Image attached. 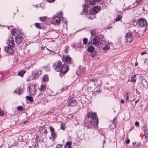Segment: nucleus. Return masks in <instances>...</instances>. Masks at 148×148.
<instances>
[{"label":"nucleus","mask_w":148,"mask_h":148,"mask_svg":"<svg viewBox=\"0 0 148 148\" xmlns=\"http://www.w3.org/2000/svg\"><path fill=\"white\" fill-rule=\"evenodd\" d=\"M34 25L36 27H37L38 28H39V29L40 28V25H39V23H36L34 24Z\"/></svg>","instance_id":"nucleus-37"},{"label":"nucleus","mask_w":148,"mask_h":148,"mask_svg":"<svg viewBox=\"0 0 148 148\" xmlns=\"http://www.w3.org/2000/svg\"><path fill=\"white\" fill-rule=\"evenodd\" d=\"M64 124L62 123L60 124V128H61V129H62V130H64Z\"/></svg>","instance_id":"nucleus-38"},{"label":"nucleus","mask_w":148,"mask_h":148,"mask_svg":"<svg viewBox=\"0 0 148 148\" xmlns=\"http://www.w3.org/2000/svg\"><path fill=\"white\" fill-rule=\"evenodd\" d=\"M88 40L87 38H83V44L84 45H86V44L88 42Z\"/></svg>","instance_id":"nucleus-33"},{"label":"nucleus","mask_w":148,"mask_h":148,"mask_svg":"<svg viewBox=\"0 0 148 148\" xmlns=\"http://www.w3.org/2000/svg\"><path fill=\"white\" fill-rule=\"evenodd\" d=\"M69 51V47L68 46H66L65 47L64 51L65 52L68 53Z\"/></svg>","instance_id":"nucleus-34"},{"label":"nucleus","mask_w":148,"mask_h":148,"mask_svg":"<svg viewBox=\"0 0 148 148\" xmlns=\"http://www.w3.org/2000/svg\"><path fill=\"white\" fill-rule=\"evenodd\" d=\"M100 38L98 36L95 37L93 40V43L94 45H98L100 43Z\"/></svg>","instance_id":"nucleus-13"},{"label":"nucleus","mask_w":148,"mask_h":148,"mask_svg":"<svg viewBox=\"0 0 148 148\" xmlns=\"http://www.w3.org/2000/svg\"><path fill=\"white\" fill-rule=\"evenodd\" d=\"M90 18V16L89 17V18Z\"/></svg>","instance_id":"nucleus-58"},{"label":"nucleus","mask_w":148,"mask_h":148,"mask_svg":"<svg viewBox=\"0 0 148 148\" xmlns=\"http://www.w3.org/2000/svg\"><path fill=\"white\" fill-rule=\"evenodd\" d=\"M42 71L39 69L36 70L32 72V75L34 76L36 79L39 76L41 75Z\"/></svg>","instance_id":"nucleus-11"},{"label":"nucleus","mask_w":148,"mask_h":148,"mask_svg":"<svg viewBox=\"0 0 148 148\" xmlns=\"http://www.w3.org/2000/svg\"><path fill=\"white\" fill-rule=\"evenodd\" d=\"M91 34L92 36L95 35V32L94 29H92L91 32Z\"/></svg>","instance_id":"nucleus-35"},{"label":"nucleus","mask_w":148,"mask_h":148,"mask_svg":"<svg viewBox=\"0 0 148 148\" xmlns=\"http://www.w3.org/2000/svg\"><path fill=\"white\" fill-rule=\"evenodd\" d=\"M17 34L18 35L15 38V39L16 43L17 44H19L22 42L23 34L20 31H18L17 32Z\"/></svg>","instance_id":"nucleus-3"},{"label":"nucleus","mask_w":148,"mask_h":148,"mask_svg":"<svg viewBox=\"0 0 148 148\" xmlns=\"http://www.w3.org/2000/svg\"><path fill=\"white\" fill-rule=\"evenodd\" d=\"M100 10V8L99 7L95 6L93 8V11L96 13H97Z\"/></svg>","instance_id":"nucleus-20"},{"label":"nucleus","mask_w":148,"mask_h":148,"mask_svg":"<svg viewBox=\"0 0 148 148\" xmlns=\"http://www.w3.org/2000/svg\"><path fill=\"white\" fill-rule=\"evenodd\" d=\"M14 92L18 94L19 95H20L21 93V91L19 88L16 89V90L14 91Z\"/></svg>","instance_id":"nucleus-28"},{"label":"nucleus","mask_w":148,"mask_h":148,"mask_svg":"<svg viewBox=\"0 0 148 148\" xmlns=\"http://www.w3.org/2000/svg\"><path fill=\"white\" fill-rule=\"evenodd\" d=\"M51 23L53 24L59 25L61 23V21L59 17L55 16L52 18Z\"/></svg>","instance_id":"nucleus-7"},{"label":"nucleus","mask_w":148,"mask_h":148,"mask_svg":"<svg viewBox=\"0 0 148 148\" xmlns=\"http://www.w3.org/2000/svg\"><path fill=\"white\" fill-rule=\"evenodd\" d=\"M121 102L122 103H124V101L123 100H121Z\"/></svg>","instance_id":"nucleus-51"},{"label":"nucleus","mask_w":148,"mask_h":148,"mask_svg":"<svg viewBox=\"0 0 148 148\" xmlns=\"http://www.w3.org/2000/svg\"><path fill=\"white\" fill-rule=\"evenodd\" d=\"M68 67L66 65L64 64L61 68L60 72L63 73H65L68 70Z\"/></svg>","instance_id":"nucleus-12"},{"label":"nucleus","mask_w":148,"mask_h":148,"mask_svg":"<svg viewBox=\"0 0 148 148\" xmlns=\"http://www.w3.org/2000/svg\"><path fill=\"white\" fill-rule=\"evenodd\" d=\"M71 142H67L66 143V146H71Z\"/></svg>","instance_id":"nucleus-41"},{"label":"nucleus","mask_w":148,"mask_h":148,"mask_svg":"<svg viewBox=\"0 0 148 148\" xmlns=\"http://www.w3.org/2000/svg\"><path fill=\"white\" fill-rule=\"evenodd\" d=\"M139 123L138 122V121L136 122L135 123V125L136 126H139Z\"/></svg>","instance_id":"nucleus-45"},{"label":"nucleus","mask_w":148,"mask_h":148,"mask_svg":"<svg viewBox=\"0 0 148 148\" xmlns=\"http://www.w3.org/2000/svg\"><path fill=\"white\" fill-rule=\"evenodd\" d=\"M137 64H137H137H136H136H135V65L136 66H137Z\"/></svg>","instance_id":"nucleus-57"},{"label":"nucleus","mask_w":148,"mask_h":148,"mask_svg":"<svg viewBox=\"0 0 148 148\" xmlns=\"http://www.w3.org/2000/svg\"><path fill=\"white\" fill-rule=\"evenodd\" d=\"M25 72V71H21L18 73V75L21 76L23 77Z\"/></svg>","instance_id":"nucleus-26"},{"label":"nucleus","mask_w":148,"mask_h":148,"mask_svg":"<svg viewBox=\"0 0 148 148\" xmlns=\"http://www.w3.org/2000/svg\"><path fill=\"white\" fill-rule=\"evenodd\" d=\"M51 135L54 138H55L56 137V135L54 133H51Z\"/></svg>","instance_id":"nucleus-44"},{"label":"nucleus","mask_w":148,"mask_h":148,"mask_svg":"<svg viewBox=\"0 0 148 148\" xmlns=\"http://www.w3.org/2000/svg\"><path fill=\"white\" fill-rule=\"evenodd\" d=\"M137 78L136 77V75H132L131 77V80H128L131 82L135 83L136 82Z\"/></svg>","instance_id":"nucleus-18"},{"label":"nucleus","mask_w":148,"mask_h":148,"mask_svg":"<svg viewBox=\"0 0 148 148\" xmlns=\"http://www.w3.org/2000/svg\"><path fill=\"white\" fill-rule=\"evenodd\" d=\"M62 146L61 145H57L56 148H62Z\"/></svg>","instance_id":"nucleus-43"},{"label":"nucleus","mask_w":148,"mask_h":148,"mask_svg":"<svg viewBox=\"0 0 148 148\" xmlns=\"http://www.w3.org/2000/svg\"><path fill=\"white\" fill-rule=\"evenodd\" d=\"M139 100H136L135 102V104L137 103L138 101H139Z\"/></svg>","instance_id":"nucleus-50"},{"label":"nucleus","mask_w":148,"mask_h":148,"mask_svg":"<svg viewBox=\"0 0 148 148\" xmlns=\"http://www.w3.org/2000/svg\"><path fill=\"white\" fill-rule=\"evenodd\" d=\"M62 58L63 60L65 62H68L70 64H71L72 62V59L69 56H63Z\"/></svg>","instance_id":"nucleus-9"},{"label":"nucleus","mask_w":148,"mask_h":148,"mask_svg":"<svg viewBox=\"0 0 148 148\" xmlns=\"http://www.w3.org/2000/svg\"><path fill=\"white\" fill-rule=\"evenodd\" d=\"M47 18V17L46 16H44L42 17H40V19L42 21H44Z\"/></svg>","instance_id":"nucleus-32"},{"label":"nucleus","mask_w":148,"mask_h":148,"mask_svg":"<svg viewBox=\"0 0 148 148\" xmlns=\"http://www.w3.org/2000/svg\"><path fill=\"white\" fill-rule=\"evenodd\" d=\"M144 133L145 138L146 140H148V130L145 129L144 130Z\"/></svg>","instance_id":"nucleus-21"},{"label":"nucleus","mask_w":148,"mask_h":148,"mask_svg":"<svg viewBox=\"0 0 148 148\" xmlns=\"http://www.w3.org/2000/svg\"><path fill=\"white\" fill-rule=\"evenodd\" d=\"M19 30L15 29H12L11 32L12 35L14 36V35H15L16 34V33H17V32Z\"/></svg>","instance_id":"nucleus-24"},{"label":"nucleus","mask_w":148,"mask_h":148,"mask_svg":"<svg viewBox=\"0 0 148 148\" xmlns=\"http://www.w3.org/2000/svg\"><path fill=\"white\" fill-rule=\"evenodd\" d=\"M130 96V95L128 92H126V101H129V97Z\"/></svg>","instance_id":"nucleus-36"},{"label":"nucleus","mask_w":148,"mask_h":148,"mask_svg":"<svg viewBox=\"0 0 148 148\" xmlns=\"http://www.w3.org/2000/svg\"><path fill=\"white\" fill-rule=\"evenodd\" d=\"M94 50L95 48L92 46H90L87 49V51L90 52L94 51Z\"/></svg>","instance_id":"nucleus-22"},{"label":"nucleus","mask_w":148,"mask_h":148,"mask_svg":"<svg viewBox=\"0 0 148 148\" xmlns=\"http://www.w3.org/2000/svg\"><path fill=\"white\" fill-rule=\"evenodd\" d=\"M4 114V112L2 110H1L0 109V115L1 116H3Z\"/></svg>","instance_id":"nucleus-42"},{"label":"nucleus","mask_w":148,"mask_h":148,"mask_svg":"<svg viewBox=\"0 0 148 148\" xmlns=\"http://www.w3.org/2000/svg\"><path fill=\"white\" fill-rule=\"evenodd\" d=\"M146 53V52H143L141 53V55H143L145 54Z\"/></svg>","instance_id":"nucleus-49"},{"label":"nucleus","mask_w":148,"mask_h":148,"mask_svg":"<svg viewBox=\"0 0 148 148\" xmlns=\"http://www.w3.org/2000/svg\"><path fill=\"white\" fill-rule=\"evenodd\" d=\"M110 47L107 45H106L105 47L103 48V49L105 51H106L107 50H108L110 49Z\"/></svg>","instance_id":"nucleus-31"},{"label":"nucleus","mask_w":148,"mask_h":148,"mask_svg":"<svg viewBox=\"0 0 148 148\" xmlns=\"http://www.w3.org/2000/svg\"><path fill=\"white\" fill-rule=\"evenodd\" d=\"M27 121H25L24 122V124H25L26 123H27Z\"/></svg>","instance_id":"nucleus-55"},{"label":"nucleus","mask_w":148,"mask_h":148,"mask_svg":"<svg viewBox=\"0 0 148 148\" xmlns=\"http://www.w3.org/2000/svg\"><path fill=\"white\" fill-rule=\"evenodd\" d=\"M97 53L95 51H93L90 52V56L92 57H94L96 55Z\"/></svg>","instance_id":"nucleus-25"},{"label":"nucleus","mask_w":148,"mask_h":148,"mask_svg":"<svg viewBox=\"0 0 148 148\" xmlns=\"http://www.w3.org/2000/svg\"><path fill=\"white\" fill-rule=\"evenodd\" d=\"M138 23L141 27H145L146 26L147 23L145 19L143 18H140L138 19Z\"/></svg>","instance_id":"nucleus-5"},{"label":"nucleus","mask_w":148,"mask_h":148,"mask_svg":"<svg viewBox=\"0 0 148 148\" xmlns=\"http://www.w3.org/2000/svg\"><path fill=\"white\" fill-rule=\"evenodd\" d=\"M46 89V86L43 85H41L40 87L39 88L40 91H44Z\"/></svg>","instance_id":"nucleus-23"},{"label":"nucleus","mask_w":148,"mask_h":148,"mask_svg":"<svg viewBox=\"0 0 148 148\" xmlns=\"http://www.w3.org/2000/svg\"><path fill=\"white\" fill-rule=\"evenodd\" d=\"M44 132H45V133H47V131H46V130H45V131H44Z\"/></svg>","instance_id":"nucleus-56"},{"label":"nucleus","mask_w":148,"mask_h":148,"mask_svg":"<svg viewBox=\"0 0 148 148\" xmlns=\"http://www.w3.org/2000/svg\"><path fill=\"white\" fill-rule=\"evenodd\" d=\"M99 1H86L85 4L83 5L84 11L82 12L81 14H86L87 12V8L90 6L93 5L95 4V2H99Z\"/></svg>","instance_id":"nucleus-1"},{"label":"nucleus","mask_w":148,"mask_h":148,"mask_svg":"<svg viewBox=\"0 0 148 148\" xmlns=\"http://www.w3.org/2000/svg\"><path fill=\"white\" fill-rule=\"evenodd\" d=\"M141 1H134V2H132V8H134L137 6L141 2Z\"/></svg>","instance_id":"nucleus-19"},{"label":"nucleus","mask_w":148,"mask_h":148,"mask_svg":"<svg viewBox=\"0 0 148 148\" xmlns=\"http://www.w3.org/2000/svg\"><path fill=\"white\" fill-rule=\"evenodd\" d=\"M92 41H90H90H89V42H88V43H89V44H91V43H92Z\"/></svg>","instance_id":"nucleus-54"},{"label":"nucleus","mask_w":148,"mask_h":148,"mask_svg":"<svg viewBox=\"0 0 148 148\" xmlns=\"http://www.w3.org/2000/svg\"><path fill=\"white\" fill-rule=\"evenodd\" d=\"M126 40L130 42L132 41L133 39L131 33H127L125 37Z\"/></svg>","instance_id":"nucleus-15"},{"label":"nucleus","mask_w":148,"mask_h":148,"mask_svg":"<svg viewBox=\"0 0 148 148\" xmlns=\"http://www.w3.org/2000/svg\"><path fill=\"white\" fill-rule=\"evenodd\" d=\"M4 50L8 54H12L13 53L12 49L8 46L6 47L4 49Z\"/></svg>","instance_id":"nucleus-14"},{"label":"nucleus","mask_w":148,"mask_h":148,"mask_svg":"<svg viewBox=\"0 0 148 148\" xmlns=\"http://www.w3.org/2000/svg\"><path fill=\"white\" fill-rule=\"evenodd\" d=\"M48 2H49V3H51V2H53V1H53V0H52V1H47Z\"/></svg>","instance_id":"nucleus-53"},{"label":"nucleus","mask_w":148,"mask_h":148,"mask_svg":"<svg viewBox=\"0 0 148 148\" xmlns=\"http://www.w3.org/2000/svg\"><path fill=\"white\" fill-rule=\"evenodd\" d=\"M68 105L71 106H74L77 104V102L75 100H69L68 102Z\"/></svg>","instance_id":"nucleus-16"},{"label":"nucleus","mask_w":148,"mask_h":148,"mask_svg":"<svg viewBox=\"0 0 148 148\" xmlns=\"http://www.w3.org/2000/svg\"><path fill=\"white\" fill-rule=\"evenodd\" d=\"M64 148H72L71 147V146H66V145L65 146Z\"/></svg>","instance_id":"nucleus-48"},{"label":"nucleus","mask_w":148,"mask_h":148,"mask_svg":"<svg viewBox=\"0 0 148 148\" xmlns=\"http://www.w3.org/2000/svg\"><path fill=\"white\" fill-rule=\"evenodd\" d=\"M136 144V142H133L132 143V144L133 145H134Z\"/></svg>","instance_id":"nucleus-52"},{"label":"nucleus","mask_w":148,"mask_h":148,"mask_svg":"<svg viewBox=\"0 0 148 148\" xmlns=\"http://www.w3.org/2000/svg\"><path fill=\"white\" fill-rule=\"evenodd\" d=\"M116 126V123L115 120H114L112 124L109 126V127L110 129H112L115 128Z\"/></svg>","instance_id":"nucleus-17"},{"label":"nucleus","mask_w":148,"mask_h":148,"mask_svg":"<svg viewBox=\"0 0 148 148\" xmlns=\"http://www.w3.org/2000/svg\"><path fill=\"white\" fill-rule=\"evenodd\" d=\"M7 44L11 47L14 46L15 44L14 43L13 38L11 37H10L8 38V40H7Z\"/></svg>","instance_id":"nucleus-8"},{"label":"nucleus","mask_w":148,"mask_h":148,"mask_svg":"<svg viewBox=\"0 0 148 148\" xmlns=\"http://www.w3.org/2000/svg\"><path fill=\"white\" fill-rule=\"evenodd\" d=\"M42 79L44 81H48V78L47 75H44L42 78Z\"/></svg>","instance_id":"nucleus-27"},{"label":"nucleus","mask_w":148,"mask_h":148,"mask_svg":"<svg viewBox=\"0 0 148 148\" xmlns=\"http://www.w3.org/2000/svg\"><path fill=\"white\" fill-rule=\"evenodd\" d=\"M87 116L88 118H90L93 119L94 124L98 125V119L97 118L96 114L92 112H90L87 114Z\"/></svg>","instance_id":"nucleus-2"},{"label":"nucleus","mask_w":148,"mask_h":148,"mask_svg":"<svg viewBox=\"0 0 148 148\" xmlns=\"http://www.w3.org/2000/svg\"><path fill=\"white\" fill-rule=\"evenodd\" d=\"M89 81L88 83V86L91 88H94L99 85L97 81L94 79H91Z\"/></svg>","instance_id":"nucleus-4"},{"label":"nucleus","mask_w":148,"mask_h":148,"mask_svg":"<svg viewBox=\"0 0 148 148\" xmlns=\"http://www.w3.org/2000/svg\"><path fill=\"white\" fill-rule=\"evenodd\" d=\"M28 88L29 90L28 92L30 94L33 95L36 94V89H35L34 85H32L30 86H28Z\"/></svg>","instance_id":"nucleus-10"},{"label":"nucleus","mask_w":148,"mask_h":148,"mask_svg":"<svg viewBox=\"0 0 148 148\" xmlns=\"http://www.w3.org/2000/svg\"><path fill=\"white\" fill-rule=\"evenodd\" d=\"M130 141L129 139H127L126 141V143L127 144H129L130 143Z\"/></svg>","instance_id":"nucleus-47"},{"label":"nucleus","mask_w":148,"mask_h":148,"mask_svg":"<svg viewBox=\"0 0 148 148\" xmlns=\"http://www.w3.org/2000/svg\"><path fill=\"white\" fill-rule=\"evenodd\" d=\"M17 109L19 111H22L23 110V107L21 106H18L17 107Z\"/></svg>","instance_id":"nucleus-39"},{"label":"nucleus","mask_w":148,"mask_h":148,"mask_svg":"<svg viewBox=\"0 0 148 148\" xmlns=\"http://www.w3.org/2000/svg\"><path fill=\"white\" fill-rule=\"evenodd\" d=\"M62 66V62L60 60L56 61L53 65L54 69L56 71L59 70Z\"/></svg>","instance_id":"nucleus-6"},{"label":"nucleus","mask_w":148,"mask_h":148,"mask_svg":"<svg viewBox=\"0 0 148 148\" xmlns=\"http://www.w3.org/2000/svg\"><path fill=\"white\" fill-rule=\"evenodd\" d=\"M62 12H60L57 13L58 15L60 17H61L62 15Z\"/></svg>","instance_id":"nucleus-40"},{"label":"nucleus","mask_w":148,"mask_h":148,"mask_svg":"<svg viewBox=\"0 0 148 148\" xmlns=\"http://www.w3.org/2000/svg\"><path fill=\"white\" fill-rule=\"evenodd\" d=\"M50 131L51 132H53L54 131V129L52 127H51L50 128Z\"/></svg>","instance_id":"nucleus-46"},{"label":"nucleus","mask_w":148,"mask_h":148,"mask_svg":"<svg viewBox=\"0 0 148 148\" xmlns=\"http://www.w3.org/2000/svg\"><path fill=\"white\" fill-rule=\"evenodd\" d=\"M26 98L27 100H28L30 102H32L33 101V98L31 97L27 96L26 97Z\"/></svg>","instance_id":"nucleus-30"},{"label":"nucleus","mask_w":148,"mask_h":148,"mask_svg":"<svg viewBox=\"0 0 148 148\" xmlns=\"http://www.w3.org/2000/svg\"><path fill=\"white\" fill-rule=\"evenodd\" d=\"M122 18V16L120 15H119L117 18L115 19V21L116 22H117L120 21L121 19Z\"/></svg>","instance_id":"nucleus-29"}]
</instances>
